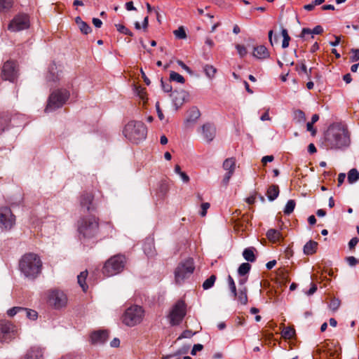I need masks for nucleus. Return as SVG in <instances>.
Wrapping results in <instances>:
<instances>
[{"instance_id":"6ab92c4d","label":"nucleus","mask_w":359,"mask_h":359,"mask_svg":"<svg viewBox=\"0 0 359 359\" xmlns=\"http://www.w3.org/2000/svg\"><path fill=\"white\" fill-rule=\"evenodd\" d=\"M43 351L41 347L32 346L27 352L25 359H43Z\"/></svg>"},{"instance_id":"393cba45","label":"nucleus","mask_w":359,"mask_h":359,"mask_svg":"<svg viewBox=\"0 0 359 359\" xmlns=\"http://www.w3.org/2000/svg\"><path fill=\"white\" fill-rule=\"evenodd\" d=\"M247 292L248 289L245 286L239 287L238 291H237V297L235 299L243 305H245L248 303Z\"/></svg>"},{"instance_id":"49530a36","label":"nucleus","mask_w":359,"mask_h":359,"mask_svg":"<svg viewBox=\"0 0 359 359\" xmlns=\"http://www.w3.org/2000/svg\"><path fill=\"white\" fill-rule=\"evenodd\" d=\"M340 304L341 302L339 299L333 298L330 301L329 308L333 311H336L339 309Z\"/></svg>"},{"instance_id":"09e8293b","label":"nucleus","mask_w":359,"mask_h":359,"mask_svg":"<svg viewBox=\"0 0 359 359\" xmlns=\"http://www.w3.org/2000/svg\"><path fill=\"white\" fill-rule=\"evenodd\" d=\"M22 311H23V307L15 306L8 309L7 311V314L10 317H13L17 313H22Z\"/></svg>"},{"instance_id":"6e6d98bb","label":"nucleus","mask_w":359,"mask_h":359,"mask_svg":"<svg viewBox=\"0 0 359 359\" xmlns=\"http://www.w3.org/2000/svg\"><path fill=\"white\" fill-rule=\"evenodd\" d=\"M195 334L196 332H193L191 330H186L181 334V335L178 337L177 339H181L183 338H191Z\"/></svg>"},{"instance_id":"ea45409f","label":"nucleus","mask_w":359,"mask_h":359,"mask_svg":"<svg viewBox=\"0 0 359 359\" xmlns=\"http://www.w3.org/2000/svg\"><path fill=\"white\" fill-rule=\"evenodd\" d=\"M22 313L25 316H26V317L30 320H36L37 318V316H38V313L36 311H35L34 310H32V309H27L26 308H24L23 307V311H22Z\"/></svg>"},{"instance_id":"b1692460","label":"nucleus","mask_w":359,"mask_h":359,"mask_svg":"<svg viewBox=\"0 0 359 359\" xmlns=\"http://www.w3.org/2000/svg\"><path fill=\"white\" fill-rule=\"evenodd\" d=\"M143 250L145 255L148 257H152L155 255V248L153 241L151 239H147L143 245Z\"/></svg>"},{"instance_id":"de8ad7c7","label":"nucleus","mask_w":359,"mask_h":359,"mask_svg":"<svg viewBox=\"0 0 359 359\" xmlns=\"http://www.w3.org/2000/svg\"><path fill=\"white\" fill-rule=\"evenodd\" d=\"M80 31L84 34H88L91 32L92 29L86 22H83L79 26H78Z\"/></svg>"},{"instance_id":"f03ea898","label":"nucleus","mask_w":359,"mask_h":359,"mask_svg":"<svg viewBox=\"0 0 359 359\" xmlns=\"http://www.w3.org/2000/svg\"><path fill=\"white\" fill-rule=\"evenodd\" d=\"M350 138L348 131L341 128H330L325 135V147L327 149H338L348 147Z\"/></svg>"},{"instance_id":"9d476101","label":"nucleus","mask_w":359,"mask_h":359,"mask_svg":"<svg viewBox=\"0 0 359 359\" xmlns=\"http://www.w3.org/2000/svg\"><path fill=\"white\" fill-rule=\"evenodd\" d=\"M47 303L55 309L65 307L67 303V295L60 290H50L46 292Z\"/></svg>"},{"instance_id":"4c0bfd02","label":"nucleus","mask_w":359,"mask_h":359,"mask_svg":"<svg viewBox=\"0 0 359 359\" xmlns=\"http://www.w3.org/2000/svg\"><path fill=\"white\" fill-rule=\"evenodd\" d=\"M216 276L215 275H211L208 278H207L203 283V288L204 290H208L211 288L216 280Z\"/></svg>"},{"instance_id":"58836bf2","label":"nucleus","mask_w":359,"mask_h":359,"mask_svg":"<svg viewBox=\"0 0 359 359\" xmlns=\"http://www.w3.org/2000/svg\"><path fill=\"white\" fill-rule=\"evenodd\" d=\"M135 93L143 101L145 102L147 98V93L144 88L142 86H136L135 88Z\"/></svg>"},{"instance_id":"2eb2a0df","label":"nucleus","mask_w":359,"mask_h":359,"mask_svg":"<svg viewBox=\"0 0 359 359\" xmlns=\"http://www.w3.org/2000/svg\"><path fill=\"white\" fill-rule=\"evenodd\" d=\"M93 201L94 196L92 193L83 192L79 200L81 210L88 212L95 211L97 207Z\"/></svg>"},{"instance_id":"dca6fc26","label":"nucleus","mask_w":359,"mask_h":359,"mask_svg":"<svg viewBox=\"0 0 359 359\" xmlns=\"http://www.w3.org/2000/svg\"><path fill=\"white\" fill-rule=\"evenodd\" d=\"M108 338L109 332L105 330L94 331L90 335V341L93 344H102Z\"/></svg>"},{"instance_id":"8fccbe9b","label":"nucleus","mask_w":359,"mask_h":359,"mask_svg":"<svg viewBox=\"0 0 359 359\" xmlns=\"http://www.w3.org/2000/svg\"><path fill=\"white\" fill-rule=\"evenodd\" d=\"M174 34L177 38L180 39H183L187 37L185 30L182 27H180L177 29L175 30Z\"/></svg>"},{"instance_id":"13d9d810","label":"nucleus","mask_w":359,"mask_h":359,"mask_svg":"<svg viewBox=\"0 0 359 359\" xmlns=\"http://www.w3.org/2000/svg\"><path fill=\"white\" fill-rule=\"evenodd\" d=\"M346 260L349 266H354L359 263V261L354 257L350 256L346 258Z\"/></svg>"},{"instance_id":"f3484780","label":"nucleus","mask_w":359,"mask_h":359,"mask_svg":"<svg viewBox=\"0 0 359 359\" xmlns=\"http://www.w3.org/2000/svg\"><path fill=\"white\" fill-rule=\"evenodd\" d=\"M201 130L203 138L207 142H210L214 140L216 134V128L214 125L210 123H205Z\"/></svg>"},{"instance_id":"c9c22d12","label":"nucleus","mask_w":359,"mask_h":359,"mask_svg":"<svg viewBox=\"0 0 359 359\" xmlns=\"http://www.w3.org/2000/svg\"><path fill=\"white\" fill-rule=\"evenodd\" d=\"M227 282H228L229 290L231 293V296L233 298H236L237 297V290H236V286L234 280L231 277V276H230V275L228 276Z\"/></svg>"},{"instance_id":"aec40b11","label":"nucleus","mask_w":359,"mask_h":359,"mask_svg":"<svg viewBox=\"0 0 359 359\" xmlns=\"http://www.w3.org/2000/svg\"><path fill=\"white\" fill-rule=\"evenodd\" d=\"M253 49V56L259 60H264L269 57L267 48L263 45L255 46Z\"/></svg>"},{"instance_id":"4468645a","label":"nucleus","mask_w":359,"mask_h":359,"mask_svg":"<svg viewBox=\"0 0 359 359\" xmlns=\"http://www.w3.org/2000/svg\"><path fill=\"white\" fill-rule=\"evenodd\" d=\"M1 76L5 81L14 82L18 77L16 63L11 60L6 61L2 67Z\"/></svg>"},{"instance_id":"f257e3e1","label":"nucleus","mask_w":359,"mask_h":359,"mask_svg":"<svg viewBox=\"0 0 359 359\" xmlns=\"http://www.w3.org/2000/svg\"><path fill=\"white\" fill-rule=\"evenodd\" d=\"M43 263L39 255L29 252L24 255L19 262L20 272L29 280L36 279L42 271Z\"/></svg>"},{"instance_id":"5fc2aeb1","label":"nucleus","mask_w":359,"mask_h":359,"mask_svg":"<svg viewBox=\"0 0 359 359\" xmlns=\"http://www.w3.org/2000/svg\"><path fill=\"white\" fill-rule=\"evenodd\" d=\"M161 83L162 89L164 92L170 93L172 91V88L169 82H164L163 79H161Z\"/></svg>"},{"instance_id":"39448f33","label":"nucleus","mask_w":359,"mask_h":359,"mask_svg":"<svg viewBox=\"0 0 359 359\" xmlns=\"http://www.w3.org/2000/svg\"><path fill=\"white\" fill-rule=\"evenodd\" d=\"M126 258L123 255H116L109 258L102 268L104 276L110 277L121 272L125 266Z\"/></svg>"},{"instance_id":"0e129e2a","label":"nucleus","mask_w":359,"mask_h":359,"mask_svg":"<svg viewBox=\"0 0 359 359\" xmlns=\"http://www.w3.org/2000/svg\"><path fill=\"white\" fill-rule=\"evenodd\" d=\"M313 124H311V122H308L306 124V129L308 131L311 132L312 136H315L316 135V129H315L313 126Z\"/></svg>"},{"instance_id":"f704fd0d","label":"nucleus","mask_w":359,"mask_h":359,"mask_svg":"<svg viewBox=\"0 0 359 359\" xmlns=\"http://www.w3.org/2000/svg\"><path fill=\"white\" fill-rule=\"evenodd\" d=\"M203 72H205L207 77L209 79H212L215 77V75L217 72V69L212 65H205L203 67Z\"/></svg>"},{"instance_id":"5701e85b","label":"nucleus","mask_w":359,"mask_h":359,"mask_svg":"<svg viewBox=\"0 0 359 359\" xmlns=\"http://www.w3.org/2000/svg\"><path fill=\"white\" fill-rule=\"evenodd\" d=\"M267 238L272 243H278L283 239L281 233L275 229H270L266 232Z\"/></svg>"},{"instance_id":"0eeeda50","label":"nucleus","mask_w":359,"mask_h":359,"mask_svg":"<svg viewBox=\"0 0 359 359\" xmlns=\"http://www.w3.org/2000/svg\"><path fill=\"white\" fill-rule=\"evenodd\" d=\"M143 309L137 305H133L128 308L122 317L123 323L129 327H133L140 323L144 317Z\"/></svg>"},{"instance_id":"864d4df0","label":"nucleus","mask_w":359,"mask_h":359,"mask_svg":"<svg viewBox=\"0 0 359 359\" xmlns=\"http://www.w3.org/2000/svg\"><path fill=\"white\" fill-rule=\"evenodd\" d=\"M236 50L238 51V53L240 55V57H243L244 56L246 55L247 50H246V48L244 46L241 45V44H236Z\"/></svg>"},{"instance_id":"e433bc0d","label":"nucleus","mask_w":359,"mask_h":359,"mask_svg":"<svg viewBox=\"0 0 359 359\" xmlns=\"http://www.w3.org/2000/svg\"><path fill=\"white\" fill-rule=\"evenodd\" d=\"M200 116H201V113H200L199 110L196 107H193L189 111V116H188L187 121H196L200 117Z\"/></svg>"},{"instance_id":"a878e982","label":"nucleus","mask_w":359,"mask_h":359,"mask_svg":"<svg viewBox=\"0 0 359 359\" xmlns=\"http://www.w3.org/2000/svg\"><path fill=\"white\" fill-rule=\"evenodd\" d=\"M266 195L270 201H274L279 195V187L278 185L272 184L267 189Z\"/></svg>"},{"instance_id":"774afa93","label":"nucleus","mask_w":359,"mask_h":359,"mask_svg":"<svg viewBox=\"0 0 359 359\" xmlns=\"http://www.w3.org/2000/svg\"><path fill=\"white\" fill-rule=\"evenodd\" d=\"M233 173L231 172H226L223 178L222 182L224 185H227L230 178L231 177Z\"/></svg>"},{"instance_id":"1a4fd4ad","label":"nucleus","mask_w":359,"mask_h":359,"mask_svg":"<svg viewBox=\"0 0 359 359\" xmlns=\"http://www.w3.org/2000/svg\"><path fill=\"white\" fill-rule=\"evenodd\" d=\"M18 336V327L6 320H0V342L10 343Z\"/></svg>"},{"instance_id":"4d7b16f0","label":"nucleus","mask_w":359,"mask_h":359,"mask_svg":"<svg viewBox=\"0 0 359 359\" xmlns=\"http://www.w3.org/2000/svg\"><path fill=\"white\" fill-rule=\"evenodd\" d=\"M352 56L350 57V60L352 62H357L359 60V49H351Z\"/></svg>"},{"instance_id":"ddd939ff","label":"nucleus","mask_w":359,"mask_h":359,"mask_svg":"<svg viewBox=\"0 0 359 359\" xmlns=\"http://www.w3.org/2000/svg\"><path fill=\"white\" fill-rule=\"evenodd\" d=\"M15 222V217L8 207L0 208V228L1 229H11Z\"/></svg>"},{"instance_id":"603ef678","label":"nucleus","mask_w":359,"mask_h":359,"mask_svg":"<svg viewBox=\"0 0 359 359\" xmlns=\"http://www.w3.org/2000/svg\"><path fill=\"white\" fill-rule=\"evenodd\" d=\"M296 69L298 72L301 71V72L305 73L306 74L307 77L309 79L310 78L312 68H310L309 70L308 71L306 65L304 63H302L299 67H298V66L296 67Z\"/></svg>"},{"instance_id":"cd10ccee","label":"nucleus","mask_w":359,"mask_h":359,"mask_svg":"<svg viewBox=\"0 0 359 359\" xmlns=\"http://www.w3.org/2000/svg\"><path fill=\"white\" fill-rule=\"evenodd\" d=\"M255 249L254 248H245L243 252V256L244 259L250 262H254L256 260L255 255Z\"/></svg>"},{"instance_id":"79ce46f5","label":"nucleus","mask_w":359,"mask_h":359,"mask_svg":"<svg viewBox=\"0 0 359 359\" xmlns=\"http://www.w3.org/2000/svg\"><path fill=\"white\" fill-rule=\"evenodd\" d=\"M281 34L283 37V40L282 42V47L283 48H286L289 46V42L290 41V36L288 34L287 30L286 29H282Z\"/></svg>"},{"instance_id":"37998d69","label":"nucleus","mask_w":359,"mask_h":359,"mask_svg":"<svg viewBox=\"0 0 359 359\" xmlns=\"http://www.w3.org/2000/svg\"><path fill=\"white\" fill-rule=\"evenodd\" d=\"M295 201L294 200H289L287 203H286V205L285 207V209H284V213L285 215H289L290 214H291L293 211H294V209L295 208Z\"/></svg>"},{"instance_id":"412c9836","label":"nucleus","mask_w":359,"mask_h":359,"mask_svg":"<svg viewBox=\"0 0 359 359\" xmlns=\"http://www.w3.org/2000/svg\"><path fill=\"white\" fill-rule=\"evenodd\" d=\"M184 95L185 92L183 90L180 92L175 90L170 94L172 102L177 109L183 104L184 100Z\"/></svg>"},{"instance_id":"338daca9","label":"nucleus","mask_w":359,"mask_h":359,"mask_svg":"<svg viewBox=\"0 0 359 359\" xmlns=\"http://www.w3.org/2000/svg\"><path fill=\"white\" fill-rule=\"evenodd\" d=\"M317 290V285L315 283H311V288L306 292L309 296L312 295Z\"/></svg>"},{"instance_id":"a18cd8bd","label":"nucleus","mask_w":359,"mask_h":359,"mask_svg":"<svg viewBox=\"0 0 359 359\" xmlns=\"http://www.w3.org/2000/svg\"><path fill=\"white\" fill-rule=\"evenodd\" d=\"M116 27L117 30L121 33L128 35L130 36H133V32L123 25H121V24L116 25Z\"/></svg>"},{"instance_id":"7ed1b4c3","label":"nucleus","mask_w":359,"mask_h":359,"mask_svg":"<svg viewBox=\"0 0 359 359\" xmlns=\"http://www.w3.org/2000/svg\"><path fill=\"white\" fill-rule=\"evenodd\" d=\"M123 133L129 141L138 144L146 139L147 128L142 121H131L125 126Z\"/></svg>"},{"instance_id":"f8f14e48","label":"nucleus","mask_w":359,"mask_h":359,"mask_svg":"<svg viewBox=\"0 0 359 359\" xmlns=\"http://www.w3.org/2000/svg\"><path fill=\"white\" fill-rule=\"evenodd\" d=\"M30 26L29 18L27 14H18L10 22L8 29L11 32H20Z\"/></svg>"},{"instance_id":"9b49d317","label":"nucleus","mask_w":359,"mask_h":359,"mask_svg":"<svg viewBox=\"0 0 359 359\" xmlns=\"http://www.w3.org/2000/svg\"><path fill=\"white\" fill-rule=\"evenodd\" d=\"M186 304L184 302L178 301L172 307L170 315V323L172 325H178L186 316Z\"/></svg>"},{"instance_id":"680f3d73","label":"nucleus","mask_w":359,"mask_h":359,"mask_svg":"<svg viewBox=\"0 0 359 359\" xmlns=\"http://www.w3.org/2000/svg\"><path fill=\"white\" fill-rule=\"evenodd\" d=\"M203 348V346L202 344H194L193 346V348L191 351V354L192 355H195L196 354L197 351H202Z\"/></svg>"},{"instance_id":"c85d7f7f","label":"nucleus","mask_w":359,"mask_h":359,"mask_svg":"<svg viewBox=\"0 0 359 359\" xmlns=\"http://www.w3.org/2000/svg\"><path fill=\"white\" fill-rule=\"evenodd\" d=\"M236 168V160L233 158H226L223 163V168L227 170V172L233 174Z\"/></svg>"},{"instance_id":"4be33fe9","label":"nucleus","mask_w":359,"mask_h":359,"mask_svg":"<svg viewBox=\"0 0 359 359\" xmlns=\"http://www.w3.org/2000/svg\"><path fill=\"white\" fill-rule=\"evenodd\" d=\"M323 32V28L320 25H316L313 29L309 28H303L299 35L301 38H305L306 35L311 34V38H313V34H321Z\"/></svg>"},{"instance_id":"72a5a7b5","label":"nucleus","mask_w":359,"mask_h":359,"mask_svg":"<svg viewBox=\"0 0 359 359\" xmlns=\"http://www.w3.org/2000/svg\"><path fill=\"white\" fill-rule=\"evenodd\" d=\"M251 265L249 263L245 262L240 265L238 269V273L239 276H246L250 271Z\"/></svg>"},{"instance_id":"2f4dec72","label":"nucleus","mask_w":359,"mask_h":359,"mask_svg":"<svg viewBox=\"0 0 359 359\" xmlns=\"http://www.w3.org/2000/svg\"><path fill=\"white\" fill-rule=\"evenodd\" d=\"M88 272L87 271H82L80 273V274L77 276L78 279V283L81 287L82 290L86 292L88 286L86 283V279L87 278Z\"/></svg>"},{"instance_id":"c756f323","label":"nucleus","mask_w":359,"mask_h":359,"mask_svg":"<svg viewBox=\"0 0 359 359\" xmlns=\"http://www.w3.org/2000/svg\"><path fill=\"white\" fill-rule=\"evenodd\" d=\"M293 120L297 123H304L306 121L304 112L301 109H297L293 113Z\"/></svg>"},{"instance_id":"7c9ffc66","label":"nucleus","mask_w":359,"mask_h":359,"mask_svg":"<svg viewBox=\"0 0 359 359\" xmlns=\"http://www.w3.org/2000/svg\"><path fill=\"white\" fill-rule=\"evenodd\" d=\"M14 4V0H0V13L10 11Z\"/></svg>"},{"instance_id":"a19ab883","label":"nucleus","mask_w":359,"mask_h":359,"mask_svg":"<svg viewBox=\"0 0 359 359\" xmlns=\"http://www.w3.org/2000/svg\"><path fill=\"white\" fill-rule=\"evenodd\" d=\"M170 81H176L180 83H184L185 82L184 78L181 74L173 71L170 74Z\"/></svg>"},{"instance_id":"423d86ee","label":"nucleus","mask_w":359,"mask_h":359,"mask_svg":"<svg viewBox=\"0 0 359 359\" xmlns=\"http://www.w3.org/2000/svg\"><path fill=\"white\" fill-rule=\"evenodd\" d=\"M69 95L70 93L67 89L54 90L48 97L45 111L49 112L62 107L69 98Z\"/></svg>"},{"instance_id":"bf43d9fd","label":"nucleus","mask_w":359,"mask_h":359,"mask_svg":"<svg viewBox=\"0 0 359 359\" xmlns=\"http://www.w3.org/2000/svg\"><path fill=\"white\" fill-rule=\"evenodd\" d=\"M210 208V203H203L201 204V215L202 217H205L207 214V210Z\"/></svg>"},{"instance_id":"69168bd1","label":"nucleus","mask_w":359,"mask_h":359,"mask_svg":"<svg viewBox=\"0 0 359 359\" xmlns=\"http://www.w3.org/2000/svg\"><path fill=\"white\" fill-rule=\"evenodd\" d=\"M156 109L158 117L159 118L160 120L162 121L164 118V116H163V114L160 108V104H159L158 102H157L156 103Z\"/></svg>"},{"instance_id":"e2e57ef3","label":"nucleus","mask_w":359,"mask_h":359,"mask_svg":"<svg viewBox=\"0 0 359 359\" xmlns=\"http://www.w3.org/2000/svg\"><path fill=\"white\" fill-rule=\"evenodd\" d=\"M359 238L357 237H354L350 240L348 242V248L350 250H353L355 245L358 243Z\"/></svg>"},{"instance_id":"bb28decb","label":"nucleus","mask_w":359,"mask_h":359,"mask_svg":"<svg viewBox=\"0 0 359 359\" xmlns=\"http://www.w3.org/2000/svg\"><path fill=\"white\" fill-rule=\"evenodd\" d=\"M318 243L313 241H309L304 246V253L307 255H313L316 252Z\"/></svg>"},{"instance_id":"c03bdc74","label":"nucleus","mask_w":359,"mask_h":359,"mask_svg":"<svg viewBox=\"0 0 359 359\" xmlns=\"http://www.w3.org/2000/svg\"><path fill=\"white\" fill-rule=\"evenodd\" d=\"M294 329L290 327H285L282 332V335L285 339H292L294 337Z\"/></svg>"},{"instance_id":"20e7f679","label":"nucleus","mask_w":359,"mask_h":359,"mask_svg":"<svg viewBox=\"0 0 359 359\" xmlns=\"http://www.w3.org/2000/svg\"><path fill=\"white\" fill-rule=\"evenodd\" d=\"M79 236L84 238L95 237L99 231V219L95 216L83 217L78 221Z\"/></svg>"},{"instance_id":"473e14b6","label":"nucleus","mask_w":359,"mask_h":359,"mask_svg":"<svg viewBox=\"0 0 359 359\" xmlns=\"http://www.w3.org/2000/svg\"><path fill=\"white\" fill-rule=\"evenodd\" d=\"M359 179V172L357 169L353 168L348 172V182L350 184L355 183Z\"/></svg>"},{"instance_id":"6e6552de","label":"nucleus","mask_w":359,"mask_h":359,"mask_svg":"<svg viewBox=\"0 0 359 359\" xmlns=\"http://www.w3.org/2000/svg\"><path fill=\"white\" fill-rule=\"evenodd\" d=\"M194 264L192 259L189 258L180 262L175 270V280L177 284L181 285L188 278L194 271Z\"/></svg>"},{"instance_id":"a211bd4d","label":"nucleus","mask_w":359,"mask_h":359,"mask_svg":"<svg viewBox=\"0 0 359 359\" xmlns=\"http://www.w3.org/2000/svg\"><path fill=\"white\" fill-rule=\"evenodd\" d=\"M62 73L61 69H58V67L55 63H52L48 67V71L46 75V80L48 82H56L60 79V74Z\"/></svg>"},{"instance_id":"052dcab7","label":"nucleus","mask_w":359,"mask_h":359,"mask_svg":"<svg viewBox=\"0 0 359 359\" xmlns=\"http://www.w3.org/2000/svg\"><path fill=\"white\" fill-rule=\"evenodd\" d=\"M8 125V120L4 117L0 116V133L4 131Z\"/></svg>"},{"instance_id":"3c124183","label":"nucleus","mask_w":359,"mask_h":359,"mask_svg":"<svg viewBox=\"0 0 359 359\" xmlns=\"http://www.w3.org/2000/svg\"><path fill=\"white\" fill-rule=\"evenodd\" d=\"M189 346H183L180 348H179L175 353H174V357H177L176 359H180L179 357L180 355L186 354L189 352Z\"/></svg>"}]
</instances>
